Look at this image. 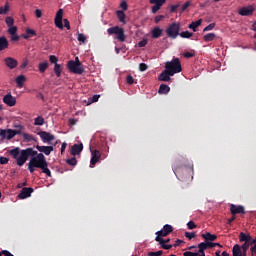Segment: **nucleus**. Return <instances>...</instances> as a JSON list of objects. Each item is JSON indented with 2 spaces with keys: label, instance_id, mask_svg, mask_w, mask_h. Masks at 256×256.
Here are the masks:
<instances>
[{
  "label": "nucleus",
  "instance_id": "34",
  "mask_svg": "<svg viewBox=\"0 0 256 256\" xmlns=\"http://www.w3.org/2000/svg\"><path fill=\"white\" fill-rule=\"evenodd\" d=\"M116 15H117L120 23H124L125 24V12H123V10H118L116 12Z\"/></svg>",
  "mask_w": 256,
  "mask_h": 256
},
{
  "label": "nucleus",
  "instance_id": "14",
  "mask_svg": "<svg viewBox=\"0 0 256 256\" xmlns=\"http://www.w3.org/2000/svg\"><path fill=\"white\" fill-rule=\"evenodd\" d=\"M254 11H255V8H253V6H247V7L240 8L238 13L239 15H242V17H249L253 15Z\"/></svg>",
  "mask_w": 256,
  "mask_h": 256
},
{
  "label": "nucleus",
  "instance_id": "47",
  "mask_svg": "<svg viewBox=\"0 0 256 256\" xmlns=\"http://www.w3.org/2000/svg\"><path fill=\"white\" fill-rule=\"evenodd\" d=\"M78 41L80 43H86L87 37H85V34H82V33L78 34Z\"/></svg>",
  "mask_w": 256,
  "mask_h": 256
},
{
  "label": "nucleus",
  "instance_id": "60",
  "mask_svg": "<svg viewBox=\"0 0 256 256\" xmlns=\"http://www.w3.org/2000/svg\"><path fill=\"white\" fill-rule=\"evenodd\" d=\"M29 65V60L25 59L20 65V69H25Z\"/></svg>",
  "mask_w": 256,
  "mask_h": 256
},
{
  "label": "nucleus",
  "instance_id": "1",
  "mask_svg": "<svg viewBox=\"0 0 256 256\" xmlns=\"http://www.w3.org/2000/svg\"><path fill=\"white\" fill-rule=\"evenodd\" d=\"M41 169L42 173H45L47 177H51V170H49V163L43 153H38L32 156L28 163V170L30 173H35V169Z\"/></svg>",
  "mask_w": 256,
  "mask_h": 256
},
{
  "label": "nucleus",
  "instance_id": "64",
  "mask_svg": "<svg viewBox=\"0 0 256 256\" xmlns=\"http://www.w3.org/2000/svg\"><path fill=\"white\" fill-rule=\"evenodd\" d=\"M2 254H3L4 256H15V255H13L11 252H9L8 250H3V251H2Z\"/></svg>",
  "mask_w": 256,
  "mask_h": 256
},
{
  "label": "nucleus",
  "instance_id": "35",
  "mask_svg": "<svg viewBox=\"0 0 256 256\" xmlns=\"http://www.w3.org/2000/svg\"><path fill=\"white\" fill-rule=\"evenodd\" d=\"M233 256H240L241 255V246L239 244H235L232 250Z\"/></svg>",
  "mask_w": 256,
  "mask_h": 256
},
{
  "label": "nucleus",
  "instance_id": "18",
  "mask_svg": "<svg viewBox=\"0 0 256 256\" xmlns=\"http://www.w3.org/2000/svg\"><path fill=\"white\" fill-rule=\"evenodd\" d=\"M37 151L44 153V155H51V152L54 150L53 146H35Z\"/></svg>",
  "mask_w": 256,
  "mask_h": 256
},
{
  "label": "nucleus",
  "instance_id": "45",
  "mask_svg": "<svg viewBox=\"0 0 256 256\" xmlns=\"http://www.w3.org/2000/svg\"><path fill=\"white\" fill-rule=\"evenodd\" d=\"M8 33L9 35L17 34V26H9Z\"/></svg>",
  "mask_w": 256,
  "mask_h": 256
},
{
  "label": "nucleus",
  "instance_id": "49",
  "mask_svg": "<svg viewBox=\"0 0 256 256\" xmlns=\"http://www.w3.org/2000/svg\"><path fill=\"white\" fill-rule=\"evenodd\" d=\"M161 7H163V5H161V4H154V6H152V13L153 14L157 13V11H159V9H161Z\"/></svg>",
  "mask_w": 256,
  "mask_h": 256
},
{
  "label": "nucleus",
  "instance_id": "46",
  "mask_svg": "<svg viewBox=\"0 0 256 256\" xmlns=\"http://www.w3.org/2000/svg\"><path fill=\"white\" fill-rule=\"evenodd\" d=\"M189 7H191V1H187L186 3L183 4V6L181 8V13H184V11H187V9H189Z\"/></svg>",
  "mask_w": 256,
  "mask_h": 256
},
{
  "label": "nucleus",
  "instance_id": "13",
  "mask_svg": "<svg viewBox=\"0 0 256 256\" xmlns=\"http://www.w3.org/2000/svg\"><path fill=\"white\" fill-rule=\"evenodd\" d=\"M54 23L58 29H63V9L57 11Z\"/></svg>",
  "mask_w": 256,
  "mask_h": 256
},
{
  "label": "nucleus",
  "instance_id": "61",
  "mask_svg": "<svg viewBox=\"0 0 256 256\" xmlns=\"http://www.w3.org/2000/svg\"><path fill=\"white\" fill-rule=\"evenodd\" d=\"M147 45V39H143L138 43V47H145Z\"/></svg>",
  "mask_w": 256,
  "mask_h": 256
},
{
  "label": "nucleus",
  "instance_id": "27",
  "mask_svg": "<svg viewBox=\"0 0 256 256\" xmlns=\"http://www.w3.org/2000/svg\"><path fill=\"white\" fill-rule=\"evenodd\" d=\"M22 137L25 141V143H31V141H34L35 143H37V138H35L33 135L23 132L22 133Z\"/></svg>",
  "mask_w": 256,
  "mask_h": 256
},
{
  "label": "nucleus",
  "instance_id": "33",
  "mask_svg": "<svg viewBox=\"0 0 256 256\" xmlns=\"http://www.w3.org/2000/svg\"><path fill=\"white\" fill-rule=\"evenodd\" d=\"M62 71H63V68L61 67V64L54 65V73L56 77H61Z\"/></svg>",
  "mask_w": 256,
  "mask_h": 256
},
{
  "label": "nucleus",
  "instance_id": "52",
  "mask_svg": "<svg viewBox=\"0 0 256 256\" xmlns=\"http://www.w3.org/2000/svg\"><path fill=\"white\" fill-rule=\"evenodd\" d=\"M163 252L162 250H159L157 252H148L147 256H162Z\"/></svg>",
  "mask_w": 256,
  "mask_h": 256
},
{
  "label": "nucleus",
  "instance_id": "8",
  "mask_svg": "<svg viewBox=\"0 0 256 256\" xmlns=\"http://www.w3.org/2000/svg\"><path fill=\"white\" fill-rule=\"evenodd\" d=\"M198 252H191V251H187L184 252L183 255L184 256H205V251H207V249H209V244L208 242H201L200 244H198Z\"/></svg>",
  "mask_w": 256,
  "mask_h": 256
},
{
  "label": "nucleus",
  "instance_id": "62",
  "mask_svg": "<svg viewBox=\"0 0 256 256\" xmlns=\"http://www.w3.org/2000/svg\"><path fill=\"white\" fill-rule=\"evenodd\" d=\"M64 27H66V29L69 31V29H71V25L69 23V21L67 19H64Z\"/></svg>",
  "mask_w": 256,
  "mask_h": 256
},
{
  "label": "nucleus",
  "instance_id": "31",
  "mask_svg": "<svg viewBox=\"0 0 256 256\" xmlns=\"http://www.w3.org/2000/svg\"><path fill=\"white\" fill-rule=\"evenodd\" d=\"M217 37L216 33H208L205 34L203 36L204 41H206L207 43L211 42V41H215V38Z\"/></svg>",
  "mask_w": 256,
  "mask_h": 256
},
{
  "label": "nucleus",
  "instance_id": "23",
  "mask_svg": "<svg viewBox=\"0 0 256 256\" xmlns=\"http://www.w3.org/2000/svg\"><path fill=\"white\" fill-rule=\"evenodd\" d=\"M5 49H9V40H7V37L1 36L0 37V51H5Z\"/></svg>",
  "mask_w": 256,
  "mask_h": 256
},
{
  "label": "nucleus",
  "instance_id": "5",
  "mask_svg": "<svg viewBox=\"0 0 256 256\" xmlns=\"http://www.w3.org/2000/svg\"><path fill=\"white\" fill-rule=\"evenodd\" d=\"M21 134V130H13V129H0V141H11L15 135Z\"/></svg>",
  "mask_w": 256,
  "mask_h": 256
},
{
  "label": "nucleus",
  "instance_id": "39",
  "mask_svg": "<svg viewBox=\"0 0 256 256\" xmlns=\"http://www.w3.org/2000/svg\"><path fill=\"white\" fill-rule=\"evenodd\" d=\"M5 23H6L7 27H13V25H15V19H13V17H11V16H7L5 18Z\"/></svg>",
  "mask_w": 256,
  "mask_h": 256
},
{
  "label": "nucleus",
  "instance_id": "2",
  "mask_svg": "<svg viewBox=\"0 0 256 256\" xmlns=\"http://www.w3.org/2000/svg\"><path fill=\"white\" fill-rule=\"evenodd\" d=\"M9 153L12 155L13 159H16L18 167H23L24 163H27L29 157H35L37 155V151L33 150V148H26L20 152L19 147H17L10 150Z\"/></svg>",
  "mask_w": 256,
  "mask_h": 256
},
{
  "label": "nucleus",
  "instance_id": "26",
  "mask_svg": "<svg viewBox=\"0 0 256 256\" xmlns=\"http://www.w3.org/2000/svg\"><path fill=\"white\" fill-rule=\"evenodd\" d=\"M15 81H16L17 87H19V89H21V88H23L25 81H27V77L25 75H19L18 77H16Z\"/></svg>",
  "mask_w": 256,
  "mask_h": 256
},
{
  "label": "nucleus",
  "instance_id": "54",
  "mask_svg": "<svg viewBox=\"0 0 256 256\" xmlns=\"http://www.w3.org/2000/svg\"><path fill=\"white\" fill-rule=\"evenodd\" d=\"M9 163V158L0 156V165H7Z\"/></svg>",
  "mask_w": 256,
  "mask_h": 256
},
{
  "label": "nucleus",
  "instance_id": "4",
  "mask_svg": "<svg viewBox=\"0 0 256 256\" xmlns=\"http://www.w3.org/2000/svg\"><path fill=\"white\" fill-rule=\"evenodd\" d=\"M108 35H116L115 39L120 41V43H125V29L114 26L107 29Z\"/></svg>",
  "mask_w": 256,
  "mask_h": 256
},
{
  "label": "nucleus",
  "instance_id": "30",
  "mask_svg": "<svg viewBox=\"0 0 256 256\" xmlns=\"http://www.w3.org/2000/svg\"><path fill=\"white\" fill-rule=\"evenodd\" d=\"M201 23H203V19H199L195 22H192L191 24H189V29H192V31H197V27H200Z\"/></svg>",
  "mask_w": 256,
  "mask_h": 256
},
{
  "label": "nucleus",
  "instance_id": "7",
  "mask_svg": "<svg viewBox=\"0 0 256 256\" xmlns=\"http://www.w3.org/2000/svg\"><path fill=\"white\" fill-rule=\"evenodd\" d=\"M67 67L71 73H75L76 75H83V73H85V68H83V64H78L73 60H70L67 63Z\"/></svg>",
  "mask_w": 256,
  "mask_h": 256
},
{
  "label": "nucleus",
  "instance_id": "63",
  "mask_svg": "<svg viewBox=\"0 0 256 256\" xmlns=\"http://www.w3.org/2000/svg\"><path fill=\"white\" fill-rule=\"evenodd\" d=\"M250 251H251V256H256V244H254V245L251 247Z\"/></svg>",
  "mask_w": 256,
  "mask_h": 256
},
{
  "label": "nucleus",
  "instance_id": "56",
  "mask_svg": "<svg viewBox=\"0 0 256 256\" xmlns=\"http://www.w3.org/2000/svg\"><path fill=\"white\" fill-rule=\"evenodd\" d=\"M149 69V66L145 63H140L139 64V71H147Z\"/></svg>",
  "mask_w": 256,
  "mask_h": 256
},
{
  "label": "nucleus",
  "instance_id": "9",
  "mask_svg": "<svg viewBox=\"0 0 256 256\" xmlns=\"http://www.w3.org/2000/svg\"><path fill=\"white\" fill-rule=\"evenodd\" d=\"M40 139H42L43 143H49L50 141H55V135L47 132V131H40L37 133Z\"/></svg>",
  "mask_w": 256,
  "mask_h": 256
},
{
  "label": "nucleus",
  "instance_id": "25",
  "mask_svg": "<svg viewBox=\"0 0 256 256\" xmlns=\"http://www.w3.org/2000/svg\"><path fill=\"white\" fill-rule=\"evenodd\" d=\"M159 81H171V74H169V71L165 69L158 77Z\"/></svg>",
  "mask_w": 256,
  "mask_h": 256
},
{
  "label": "nucleus",
  "instance_id": "36",
  "mask_svg": "<svg viewBox=\"0 0 256 256\" xmlns=\"http://www.w3.org/2000/svg\"><path fill=\"white\" fill-rule=\"evenodd\" d=\"M45 124V119L41 116H38L34 119V125L41 126Z\"/></svg>",
  "mask_w": 256,
  "mask_h": 256
},
{
  "label": "nucleus",
  "instance_id": "57",
  "mask_svg": "<svg viewBox=\"0 0 256 256\" xmlns=\"http://www.w3.org/2000/svg\"><path fill=\"white\" fill-rule=\"evenodd\" d=\"M183 57H185V59H191V57H195V53H193V52H185L183 54Z\"/></svg>",
  "mask_w": 256,
  "mask_h": 256
},
{
  "label": "nucleus",
  "instance_id": "48",
  "mask_svg": "<svg viewBox=\"0 0 256 256\" xmlns=\"http://www.w3.org/2000/svg\"><path fill=\"white\" fill-rule=\"evenodd\" d=\"M167 0H150V4L153 5V4H158V5H165V2Z\"/></svg>",
  "mask_w": 256,
  "mask_h": 256
},
{
  "label": "nucleus",
  "instance_id": "40",
  "mask_svg": "<svg viewBox=\"0 0 256 256\" xmlns=\"http://www.w3.org/2000/svg\"><path fill=\"white\" fill-rule=\"evenodd\" d=\"M9 13V3H6L4 7H0V15H7Z\"/></svg>",
  "mask_w": 256,
  "mask_h": 256
},
{
  "label": "nucleus",
  "instance_id": "3",
  "mask_svg": "<svg viewBox=\"0 0 256 256\" xmlns=\"http://www.w3.org/2000/svg\"><path fill=\"white\" fill-rule=\"evenodd\" d=\"M165 69L169 72L170 76L181 73L183 71L181 60L179 58H173L172 61L165 63Z\"/></svg>",
  "mask_w": 256,
  "mask_h": 256
},
{
  "label": "nucleus",
  "instance_id": "41",
  "mask_svg": "<svg viewBox=\"0 0 256 256\" xmlns=\"http://www.w3.org/2000/svg\"><path fill=\"white\" fill-rule=\"evenodd\" d=\"M185 237L191 241V239H195V237H197V234L195 232H185Z\"/></svg>",
  "mask_w": 256,
  "mask_h": 256
},
{
  "label": "nucleus",
  "instance_id": "16",
  "mask_svg": "<svg viewBox=\"0 0 256 256\" xmlns=\"http://www.w3.org/2000/svg\"><path fill=\"white\" fill-rule=\"evenodd\" d=\"M33 188L31 187H24L22 188L21 192L19 193V199H27V197H31V193H33Z\"/></svg>",
  "mask_w": 256,
  "mask_h": 256
},
{
  "label": "nucleus",
  "instance_id": "21",
  "mask_svg": "<svg viewBox=\"0 0 256 256\" xmlns=\"http://www.w3.org/2000/svg\"><path fill=\"white\" fill-rule=\"evenodd\" d=\"M83 151V143L80 144H74L71 147V155H80V153Z\"/></svg>",
  "mask_w": 256,
  "mask_h": 256
},
{
  "label": "nucleus",
  "instance_id": "53",
  "mask_svg": "<svg viewBox=\"0 0 256 256\" xmlns=\"http://www.w3.org/2000/svg\"><path fill=\"white\" fill-rule=\"evenodd\" d=\"M179 7H181V4H176V5H171L170 6V13H175V11H177V9H179Z\"/></svg>",
  "mask_w": 256,
  "mask_h": 256
},
{
  "label": "nucleus",
  "instance_id": "17",
  "mask_svg": "<svg viewBox=\"0 0 256 256\" xmlns=\"http://www.w3.org/2000/svg\"><path fill=\"white\" fill-rule=\"evenodd\" d=\"M101 159V152L99 150H94L92 152V157L90 160L91 167H95L97 165V162Z\"/></svg>",
  "mask_w": 256,
  "mask_h": 256
},
{
  "label": "nucleus",
  "instance_id": "42",
  "mask_svg": "<svg viewBox=\"0 0 256 256\" xmlns=\"http://www.w3.org/2000/svg\"><path fill=\"white\" fill-rule=\"evenodd\" d=\"M14 128H15V130L14 131H20V134H18V135H23V129H25V127L23 126V125H21V124H16V125H14Z\"/></svg>",
  "mask_w": 256,
  "mask_h": 256
},
{
  "label": "nucleus",
  "instance_id": "51",
  "mask_svg": "<svg viewBox=\"0 0 256 256\" xmlns=\"http://www.w3.org/2000/svg\"><path fill=\"white\" fill-rule=\"evenodd\" d=\"M187 227H188V229H190V230L197 229V224H195V222H193V221H189V222L187 223Z\"/></svg>",
  "mask_w": 256,
  "mask_h": 256
},
{
  "label": "nucleus",
  "instance_id": "22",
  "mask_svg": "<svg viewBox=\"0 0 256 256\" xmlns=\"http://www.w3.org/2000/svg\"><path fill=\"white\" fill-rule=\"evenodd\" d=\"M155 241H157L159 245H161L162 249L169 250L173 248V245L165 244V239H163L162 237L156 236Z\"/></svg>",
  "mask_w": 256,
  "mask_h": 256
},
{
  "label": "nucleus",
  "instance_id": "55",
  "mask_svg": "<svg viewBox=\"0 0 256 256\" xmlns=\"http://www.w3.org/2000/svg\"><path fill=\"white\" fill-rule=\"evenodd\" d=\"M213 29H215V23H211V24H209L208 26H206L205 28H204V32H206V31H213Z\"/></svg>",
  "mask_w": 256,
  "mask_h": 256
},
{
  "label": "nucleus",
  "instance_id": "6",
  "mask_svg": "<svg viewBox=\"0 0 256 256\" xmlns=\"http://www.w3.org/2000/svg\"><path fill=\"white\" fill-rule=\"evenodd\" d=\"M181 29V25H179V23H172L168 26V28L166 29V34L168 37H170V39H177V37H179V31Z\"/></svg>",
  "mask_w": 256,
  "mask_h": 256
},
{
  "label": "nucleus",
  "instance_id": "58",
  "mask_svg": "<svg viewBox=\"0 0 256 256\" xmlns=\"http://www.w3.org/2000/svg\"><path fill=\"white\" fill-rule=\"evenodd\" d=\"M213 247H221V244L215 242H208V249H213Z\"/></svg>",
  "mask_w": 256,
  "mask_h": 256
},
{
  "label": "nucleus",
  "instance_id": "19",
  "mask_svg": "<svg viewBox=\"0 0 256 256\" xmlns=\"http://www.w3.org/2000/svg\"><path fill=\"white\" fill-rule=\"evenodd\" d=\"M255 242L250 241V242H244L240 248V256H247V251L251 245H254Z\"/></svg>",
  "mask_w": 256,
  "mask_h": 256
},
{
  "label": "nucleus",
  "instance_id": "11",
  "mask_svg": "<svg viewBox=\"0 0 256 256\" xmlns=\"http://www.w3.org/2000/svg\"><path fill=\"white\" fill-rule=\"evenodd\" d=\"M230 212L234 216H236V215H245V207H243L242 205L237 206L235 204H231L230 205Z\"/></svg>",
  "mask_w": 256,
  "mask_h": 256
},
{
  "label": "nucleus",
  "instance_id": "44",
  "mask_svg": "<svg viewBox=\"0 0 256 256\" xmlns=\"http://www.w3.org/2000/svg\"><path fill=\"white\" fill-rule=\"evenodd\" d=\"M49 61H50V63H52V64H54V65H59V64L57 63V61H59V58H57V56H55V55H50V56H49Z\"/></svg>",
  "mask_w": 256,
  "mask_h": 256
},
{
  "label": "nucleus",
  "instance_id": "28",
  "mask_svg": "<svg viewBox=\"0 0 256 256\" xmlns=\"http://www.w3.org/2000/svg\"><path fill=\"white\" fill-rule=\"evenodd\" d=\"M152 39H159V37H161V35H163V29L159 28V27H155L152 31Z\"/></svg>",
  "mask_w": 256,
  "mask_h": 256
},
{
  "label": "nucleus",
  "instance_id": "32",
  "mask_svg": "<svg viewBox=\"0 0 256 256\" xmlns=\"http://www.w3.org/2000/svg\"><path fill=\"white\" fill-rule=\"evenodd\" d=\"M38 69H39L40 73H45V71H47V69H49V62L45 61V62L39 63Z\"/></svg>",
  "mask_w": 256,
  "mask_h": 256
},
{
  "label": "nucleus",
  "instance_id": "59",
  "mask_svg": "<svg viewBox=\"0 0 256 256\" xmlns=\"http://www.w3.org/2000/svg\"><path fill=\"white\" fill-rule=\"evenodd\" d=\"M35 15H36L37 19H41L43 17V12L41 11V9H36Z\"/></svg>",
  "mask_w": 256,
  "mask_h": 256
},
{
  "label": "nucleus",
  "instance_id": "29",
  "mask_svg": "<svg viewBox=\"0 0 256 256\" xmlns=\"http://www.w3.org/2000/svg\"><path fill=\"white\" fill-rule=\"evenodd\" d=\"M169 91H171V88L168 85L161 84L159 87L158 93H160V95H167Z\"/></svg>",
  "mask_w": 256,
  "mask_h": 256
},
{
  "label": "nucleus",
  "instance_id": "10",
  "mask_svg": "<svg viewBox=\"0 0 256 256\" xmlns=\"http://www.w3.org/2000/svg\"><path fill=\"white\" fill-rule=\"evenodd\" d=\"M3 103L8 107H15L17 105V98L11 95V93H8L3 97Z\"/></svg>",
  "mask_w": 256,
  "mask_h": 256
},
{
  "label": "nucleus",
  "instance_id": "43",
  "mask_svg": "<svg viewBox=\"0 0 256 256\" xmlns=\"http://www.w3.org/2000/svg\"><path fill=\"white\" fill-rule=\"evenodd\" d=\"M66 163L68 165H71L72 167H75V165H77V158L73 157V158H70L66 161Z\"/></svg>",
  "mask_w": 256,
  "mask_h": 256
},
{
  "label": "nucleus",
  "instance_id": "38",
  "mask_svg": "<svg viewBox=\"0 0 256 256\" xmlns=\"http://www.w3.org/2000/svg\"><path fill=\"white\" fill-rule=\"evenodd\" d=\"M179 36L182 37V39H191V37H193V33L189 31H183L179 34Z\"/></svg>",
  "mask_w": 256,
  "mask_h": 256
},
{
  "label": "nucleus",
  "instance_id": "12",
  "mask_svg": "<svg viewBox=\"0 0 256 256\" xmlns=\"http://www.w3.org/2000/svg\"><path fill=\"white\" fill-rule=\"evenodd\" d=\"M170 233H173V226L166 224L163 229L156 232L157 237H167Z\"/></svg>",
  "mask_w": 256,
  "mask_h": 256
},
{
  "label": "nucleus",
  "instance_id": "24",
  "mask_svg": "<svg viewBox=\"0 0 256 256\" xmlns=\"http://www.w3.org/2000/svg\"><path fill=\"white\" fill-rule=\"evenodd\" d=\"M201 237L205 239L206 243H209V241H217V235L211 234L210 232L202 234Z\"/></svg>",
  "mask_w": 256,
  "mask_h": 256
},
{
  "label": "nucleus",
  "instance_id": "50",
  "mask_svg": "<svg viewBox=\"0 0 256 256\" xmlns=\"http://www.w3.org/2000/svg\"><path fill=\"white\" fill-rule=\"evenodd\" d=\"M126 82H127L128 85H133L135 83V79L133 78V76L128 75L126 77Z\"/></svg>",
  "mask_w": 256,
  "mask_h": 256
},
{
  "label": "nucleus",
  "instance_id": "15",
  "mask_svg": "<svg viewBox=\"0 0 256 256\" xmlns=\"http://www.w3.org/2000/svg\"><path fill=\"white\" fill-rule=\"evenodd\" d=\"M4 63L6 67H8V69H16L17 65H19V62L17 61V59L13 57H6L4 59Z\"/></svg>",
  "mask_w": 256,
  "mask_h": 256
},
{
  "label": "nucleus",
  "instance_id": "37",
  "mask_svg": "<svg viewBox=\"0 0 256 256\" xmlns=\"http://www.w3.org/2000/svg\"><path fill=\"white\" fill-rule=\"evenodd\" d=\"M31 35H37V32H35V30L33 29H26V34L23 35L24 39H29V37H31Z\"/></svg>",
  "mask_w": 256,
  "mask_h": 256
},
{
  "label": "nucleus",
  "instance_id": "20",
  "mask_svg": "<svg viewBox=\"0 0 256 256\" xmlns=\"http://www.w3.org/2000/svg\"><path fill=\"white\" fill-rule=\"evenodd\" d=\"M239 241L240 243H250V241H253V237H251L250 234H246L245 232H240Z\"/></svg>",
  "mask_w": 256,
  "mask_h": 256
}]
</instances>
